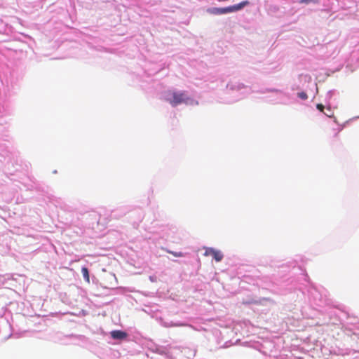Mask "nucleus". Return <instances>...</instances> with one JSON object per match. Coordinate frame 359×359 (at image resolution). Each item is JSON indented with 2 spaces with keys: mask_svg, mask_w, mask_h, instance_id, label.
<instances>
[{
  "mask_svg": "<svg viewBox=\"0 0 359 359\" xmlns=\"http://www.w3.org/2000/svg\"><path fill=\"white\" fill-rule=\"evenodd\" d=\"M249 4L250 2L248 1H243L238 4L226 8H211L208 10V12L213 15H222L240 11Z\"/></svg>",
  "mask_w": 359,
  "mask_h": 359,
  "instance_id": "f257e3e1",
  "label": "nucleus"
},
{
  "mask_svg": "<svg viewBox=\"0 0 359 359\" xmlns=\"http://www.w3.org/2000/svg\"><path fill=\"white\" fill-rule=\"evenodd\" d=\"M172 99L169 100V102L172 106H177L182 103H187L189 98L185 93L173 92L172 93Z\"/></svg>",
  "mask_w": 359,
  "mask_h": 359,
  "instance_id": "f03ea898",
  "label": "nucleus"
},
{
  "mask_svg": "<svg viewBox=\"0 0 359 359\" xmlns=\"http://www.w3.org/2000/svg\"><path fill=\"white\" fill-rule=\"evenodd\" d=\"M205 256H212L216 262H220L223 259V254L221 251L214 249L212 248H205Z\"/></svg>",
  "mask_w": 359,
  "mask_h": 359,
  "instance_id": "7ed1b4c3",
  "label": "nucleus"
},
{
  "mask_svg": "<svg viewBox=\"0 0 359 359\" xmlns=\"http://www.w3.org/2000/svg\"><path fill=\"white\" fill-rule=\"evenodd\" d=\"M111 336L114 339H124L128 337L126 332L121 330H114L111 332Z\"/></svg>",
  "mask_w": 359,
  "mask_h": 359,
  "instance_id": "20e7f679",
  "label": "nucleus"
},
{
  "mask_svg": "<svg viewBox=\"0 0 359 359\" xmlns=\"http://www.w3.org/2000/svg\"><path fill=\"white\" fill-rule=\"evenodd\" d=\"M81 273L83 274V276L84 279L89 283L90 282V276H89V272L88 269L86 267H83L81 269Z\"/></svg>",
  "mask_w": 359,
  "mask_h": 359,
  "instance_id": "39448f33",
  "label": "nucleus"
},
{
  "mask_svg": "<svg viewBox=\"0 0 359 359\" xmlns=\"http://www.w3.org/2000/svg\"><path fill=\"white\" fill-rule=\"evenodd\" d=\"M298 96L302 100H306L308 98L307 94L304 92L298 93Z\"/></svg>",
  "mask_w": 359,
  "mask_h": 359,
  "instance_id": "423d86ee",
  "label": "nucleus"
},
{
  "mask_svg": "<svg viewBox=\"0 0 359 359\" xmlns=\"http://www.w3.org/2000/svg\"><path fill=\"white\" fill-rule=\"evenodd\" d=\"M168 252L173 255L175 257H182L183 256V254L182 252H172V251H169Z\"/></svg>",
  "mask_w": 359,
  "mask_h": 359,
  "instance_id": "0eeeda50",
  "label": "nucleus"
},
{
  "mask_svg": "<svg viewBox=\"0 0 359 359\" xmlns=\"http://www.w3.org/2000/svg\"><path fill=\"white\" fill-rule=\"evenodd\" d=\"M315 1H316V0H300L299 3L308 4L311 2H315Z\"/></svg>",
  "mask_w": 359,
  "mask_h": 359,
  "instance_id": "6e6552de",
  "label": "nucleus"
},
{
  "mask_svg": "<svg viewBox=\"0 0 359 359\" xmlns=\"http://www.w3.org/2000/svg\"><path fill=\"white\" fill-rule=\"evenodd\" d=\"M317 109L321 111V112H323V110L325 109V107L323 106V104H318L317 106H316Z\"/></svg>",
  "mask_w": 359,
  "mask_h": 359,
  "instance_id": "1a4fd4ad",
  "label": "nucleus"
}]
</instances>
